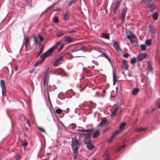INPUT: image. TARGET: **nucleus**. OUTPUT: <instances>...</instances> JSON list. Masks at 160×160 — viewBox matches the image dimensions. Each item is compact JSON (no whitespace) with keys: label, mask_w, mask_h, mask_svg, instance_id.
<instances>
[{"label":"nucleus","mask_w":160,"mask_h":160,"mask_svg":"<svg viewBox=\"0 0 160 160\" xmlns=\"http://www.w3.org/2000/svg\"><path fill=\"white\" fill-rule=\"evenodd\" d=\"M63 47V45L61 42H59L56 43L53 46L49 48L47 51L41 56V58L42 59V60L37 62L34 65V67H36L41 64L46 57L51 55L52 52L54 49L56 48L58 49V52H59L62 49Z\"/></svg>","instance_id":"f257e3e1"},{"label":"nucleus","mask_w":160,"mask_h":160,"mask_svg":"<svg viewBox=\"0 0 160 160\" xmlns=\"http://www.w3.org/2000/svg\"><path fill=\"white\" fill-rule=\"evenodd\" d=\"M72 146L74 153H76L80 146V144L76 137L72 139Z\"/></svg>","instance_id":"f03ea898"},{"label":"nucleus","mask_w":160,"mask_h":160,"mask_svg":"<svg viewBox=\"0 0 160 160\" xmlns=\"http://www.w3.org/2000/svg\"><path fill=\"white\" fill-rule=\"evenodd\" d=\"M127 38L130 40L131 43H135L138 42V39L136 36L131 32L128 31L126 32Z\"/></svg>","instance_id":"7ed1b4c3"},{"label":"nucleus","mask_w":160,"mask_h":160,"mask_svg":"<svg viewBox=\"0 0 160 160\" xmlns=\"http://www.w3.org/2000/svg\"><path fill=\"white\" fill-rule=\"evenodd\" d=\"M155 1V0H142V2L148 3L147 8L150 10H153L155 8L156 6L154 2Z\"/></svg>","instance_id":"20e7f679"},{"label":"nucleus","mask_w":160,"mask_h":160,"mask_svg":"<svg viewBox=\"0 0 160 160\" xmlns=\"http://www.w3.org/2000/svg\"><path fill=\"white\" fill-rule=\"evenodd\" d=\"M125 125V123H122L120 126L119 128L115 131V132L112 134V136L111 137L110 140L113 139L115 136L120 132L122 131V129L124 128Z\"/></svg>","instance_id":"39448f33"},{"label":"nucleus","mask_w":160,"mask_h":160,"mask_svg":"<svg viewBox=\"0 0 160 160\" xmlns=\"http://www.w3.org/2000/svg\"><path fill=\"white\" fill-rule=\"evenodd\" d=\"M34 44L35 45H37L38 44V39L40 40L41 42H42L43 40L42 37L40 35H38L37 37H36V36H34Z\"/></svg>","instance_id":"423d86ee"},{"label":"nucleus","mask_w":160,"mask_h":160,"mask_svg":"<svg viewBox=\"0 0 160 160\" xmlns=\"http://www.w3.org/2000/svg\"><path fill=\"white\" fill-rule=\"evenodd\" d=\"M24 40L25 41V44H26V49L28 50L30 49V43L29 42V38L28 37H26L25 38Z\"/></svg>","instance_id":"0eeeda50"},{"label":"nucleus","mask_w":160,"mask_h":160,"mask_svg":"<svg viewBox=\"0 0 160 160\" xmlns=\"http://www.w3.org/2000/svg\"><path fill=\"white\" fill-rule=\"evenodd\" d=\"M147 56L146 53L139 54L137 56V59L138 61H141L144 59Z\"/></svg>","instance_id":"6e6552de"},{"label":"nucleus","mask_w":160,"mask_h":160,"mask_svg":"<svg viewBox=\"0 0 160 160\" xmlns=\"http://www.w3.org/2000/svg\"><path fill=\"white\" fill-rule=\"evenodd\" d=\"M62 58L63 57L62 56H61L57 59L54 62V66H56L60 64L62 62Z\"/></svg>","instance_id":"1a4fd4ad"},{"label":"nucleus","mask_w":160,"mask_h":160,"mask_svg":"<svg viewBox=\"0 0 160 160\" xmlns=\"http://www.w3.org/2000/svg\"><path fill=\"white\" fill-rule=\"evenodd\" d=\"M120 105H118V106L116 107V106H115L114 107V109L113 111L111 112V118H113L115 116L116 114V112L117 111Z\"/></svg>","instance_id":"9d476101"},{"label":"nucleus","mask_w":160,"mask_h":160,"mask_svg":"<svg viewBox=\"0 0 160 160\" xmlns=\"http://www.w3.org/2000/svg\"><path fill=\"white\" fill-rule=\"evenodd\" d=\"M49 68H47L46 70V72L44 74V85H45V83L47 82L48 80V72L49 71Z\"/></svg>","instance_id":"9b49d317"},{"label":"nucleus","mask_w":160,"mask_h":160,"mask_svg":"<svg viewBox=\"0 0 160 160\" xmlns=\"http://www.w3.org/2000/svg\"><path fill=\"white\" fill-rule=\"evenodd\" d=\"M127 8H124L122 10V17L121 19V20L123 22L124 21V19L125 17V14L127 12Z\"/></svg>","instance_id":"f8f14e48"},{"label":"nucleus","mask_w":160,"mask_h":160,"mask_svg":"<svg viewBox=\"0 0 160 160\" xmlns=\"http://www.w3.org/2000/svg\"><path fill=\"white\" fill-rule=\"evenodd\" d=\"M122 67L123 68L125 69L126 70H127L128 68V63L125 60H123L122 62Z\"/></svg>","instance_id":"ddd939ff"},{"label":"nucleus","mask_w":160,"mask_h":160,"mask_svg":"<svg viewBox=\"0 0 160 160\" xmlns=\"http://www.w3.org/2000/svg\"><path fill=\"white\" fill-rule=\"evenodd\" d=\"M82 50H83V48L81 46V45H79L77 47H76L72 49V52H74Z\"/></svg>","instance_id":"4468645a"},{"label":"nucleus","mask_w":160,"mask_h":160,"mask_svg":"<svg viewBox=\"0 0 160 160\" xmlns=\"http://www.w3.org/2000/svg\"><path fill=\"white\" fill-rule=\"evenodd\" d=\"M107 124V120L105 118H103L102 121L98 125L99 126L102 127H104Z\"/></svg>","instance_id":"2eb2a0df"},{"label":"nucleus","mask_w":160,"mask_h":160,"mask_svg":"<svg viewBox=\"0 0 160 160\" xmlns=\"http://www.w3.org/2000/svg\"><path fill=\"white\" fill-rule=\"evenodd\" d=\"M64 39L65 42L68 43H70L73 41V38L69 37H65Z\"/></svg>","instance_id":"dca6fc26"},{"label":"nucleus","mask_w":160,"mask_h":160,"mask_svg":"<svg viewBox=\"0 0 160 160\" xmlns=\"http://www.w3.org/2000/svg\"><path fill=\"white\" fill-rule=\"evenodd\" d=\"M0 86L2 89V91L6 90V88L5 85V82L4 81L1 80L0 81Z\"/></svg>","instance_id":"f3484780"},{"label":"nucleus","mask_w":160,"mask_h":160,"mask_svg":"<svg viewBox=\"0 0 160 160\" xmlns=\"http://www.w3.org/2000/svg\"><path fill=\"white\" fill-rule=\"evenodd\" d=\"M85 144H88L91 142L90 141V138L88 136L87 137L85 138L84 140Z\"/></svg>","instance_id":"a211bd4d"},{"label":"nucleus","mask_w":160,"mask_h":160,"mask_svg":"<svg viewBox=\"0 0 160 160\" xmlns=\"http://www.w3.org/2000/svg\"><path fill=\"white\" fill-rule=\"evenodd\" d=\"M113 46L115 49L118 51H119L120 49L119 47V45L116 41H115L113 43Z\"/></svg>","instance_id":"6ab92c4d"},{"label":"nucleus","mask_w":160,"mask_h":160,"mask_svg":"<svg viewBox=\"0 0 160 160\" xmlns=\"http://www.w3.org/2000/svg\"><path fill=\"white\" fill-rule=\"evenodd\" d=\"M147 68L148 69V72H152V69L151 64L149 62H148Z\"/></svg>","instance_id":"aec40b11"},{"label":"nucleus","mask_w":160,"mask_h":160,"mask_svg":"<svg viewBox=\"0 0 160 160\" xmlns=\"http://www.w3.org/2000/svg\"><path fill=\"white\" fill-rule=\"evenodd\" d=\"M69 13L67 12L65 14L64 17H63V20H64L65 21H67L69 18Z\"/></svg>","instance_id":"412c9836"},{"label":"nucleus","mask_w":160,"mask_h":160,"mask_svg":"<svg viewBox=\"0 0 160 160\" xmlns=\"http://www.w3.org/2000/svg\"><path fill=\"white\" fill-rule=\"evenodd\" d=\"M109 153L107 151L105 152L103 155V157L105 160H108V159Z\"/></svg>","instance_id":"4be33fe9"},{"label":"nucleus","mask_w":160,"mask_h":160,"mask_svg":"<svg viewBox=\"0 0 160 160\" xmlns=\"http://www.w3.org/2000/svg\"><path fill=\"white\" fill-rule=\"evenodd\" d=\"M87 147L88 149L91 150L94 148V146L91 142H90V143L87 144Z\"/></svg>","instance_id":"5701e85b"},{"label":"nucleus","mask_w":160,"mask_h":160,"mask_svg":"<svg viewBox=\"0 0 160 160\" xmlns=\"http://www.w3.org/2000/svg\"><path fill=\"white\" fill-rule=\"evenodd\" d=\"M150 31L152 33H154L155 32V29L154 26L150 25L149 26Z\"/></svg>","instance_id":"b1692460"},{"label":"nucleus","mask_w":160,"mask_h":160,"mask_svg":"<svg viewBox=\"0 0 160 160\" xmlns=\"http://www.w3.org/2000/svg\"><path fill=\"white\" fill-rule=\"evenodd\" d=\"M139 89L138 88H135L132 92V94L133 95H136L139 92Z\"/></svg>","instance_id":"393cba45"},{"label":"nucleus","mask_w":160,"mask_h":160,"mask_svg":"<svg viewBox=\"0 0 160 160\" xmlns=\"http://www.w3.org/2000/svg\"><path fill=\"white\" fill-rule=\"evenodd\" d=\"M58 72L59 74L61 75L62 76H67V75L65 73L64 71L62 69H60Z\"/></svg>","instance_id":"a878e982"},{"label":"nucleus","mask_w":160,"mask_h":160,"mask_svg":"<svg viewBox=\"0 0 160 160\" xmlns=\"http://www.w3.org/2000/svg\"><path fill=\"white\" fill-rule=\"evenodd\" d=\"M100 132L98 130H97L96 132L94 133L93 134V137L94 138H96L97 137L99 134Z\"/></svg>","instance_id":"bb28decb"},{"label":"nucleus","mask_w":160,"mask_h":160,"mask_svg":"<svg viewBox=\"0 0 160 160\" xmlns=\"http://www.w3.org/2000/svg\"><path fill=\"white\" fill-rule=\"evenodd\" d=\"M147 129V128H138L137 129V131L139 132H141L142 131H144L146 130Z\"/></svg>","instance_id":"cd10ccee"},{"label":"nucleus","mask_w":160,"mask_h":160,"mask_svg":"<svg viewBox=\"0 0 160 160\" xmlns=\"http://www.w3.org/2000/svg\"><path fill=\"white\" fill-rule=\"evenodd\" d=\"M63 34V33L60 31H58L57 32V35L58 37H60Z\"/></svg>","instance_id":"c85d7f7f"},{"label":"nucleus","mask_w":160,"mask_h":160,"mask_svg":"<svg viewBox=\"0 0 160 160\" xmlns=\"http://www.w3.org/2000/svg\"><path fill=\"white\" fill-rule=\"evenodd\" d=\"M158 15L156 12L153 15V18L155 20H157L158 18Z\"/></svg>","instance_id":"c756f323"},{"label":"nucleus","mask_w":160,"mask_h":160,"mask_svg":"<svg viewBox=\"0 0 160 160\" xmlns=\"http://www.w3.org/2000/svg\"><path fill=\"white\" fill-rule=\"evenodd\" d=\"M103 37L104 38L107 39H108L109 38V35L108 34H105L104 33L103 34Z\"/></svg>","instance_id":"7c9ffc66"},{"label":"nucleus","mask_w":160,"mask_h":160,"mask_svg":"<svg viewBox=\"0 0 160 160\" xmlns=\"http://www.w3.org/2000/svg\"><path fill=\"white\" fill-rule=\"evenodd\" d=\"M69 2L68 3V5L69 6H70L72 3H75L77 1V0H69Z\"/></svg>","instance_id":"2f4dec72"},{"label":"nucleus","mask_w":160,"mask_h":160,"mask_svg":"<svg viewBox=\"0 0 160 160\" xmlns=\"http://www.w3.org/2000/svg\"><path fill=\"white\" fill-rule=\"evenodd\" d=\"M117 80V78L115 76V75L113 73V84H115V82Z\"/></svg>","instance_id":"473e14b6"},{"label":"nucleus","mask_w":160,"mask_h":160,"mask_svg":"<svg viewBox=\"0 0 160 160\" xmlns=\"http://www.w3.org/2000/svg\"><path fill=\"white\" fill-rule=\"evenodd\" d=\"M81 135L85 136V135H88V136L91 135V134L90 132L88 133H80Z\"/></svg>","instance_id":"72a5a7b5"},{"label":"nucleus","mask_w":160,"mask_h":160,"mask_svg":"<svg viewBox=\"0 0 160 160\" xmlns=\"http://www.w3.org/2000/svg\"><path fill=\"white\" fill-rule=\"evenodd\" d=\"M141 48L142 51H145L146 49V46L145 45H141Z\"/></svg>","instance_id":"f704fd0d"},{"label":"nucleus","mask_w":160,"mask_h":160,"mask_svg":"<svg viewBox=\"0 0 160 160\" xmlns=\"http://www.w3.org/2000/svg\"><path fill=\"white\" fill-rule=\"evenodd\" d=\"M146 44L148 46H149L151 44V40H148L146 41Z\"/></svg>","instance_id":"c9c22d12"},{"label":"nucleus","mask_w":160,"mask_h":160,"mask_svg":"<svg viewBox=\"0 0 160 160\" xmlns=\"http://www.w3.org/2000/svg\"><path fill=\"white\" fill-rule=\"evenodd\" d=\"M62 112V110L60 108H58V109H57L56 111V112L57 114H58L61 113Z\"/></svg>","instance_id":"e433bc0d"},{"label":"nucleus","mask_w":160,"mask_h":160,"mask_svg":"<svg viewBox=\"0 0 160 160\" xmlns=\"http://www.w3.org/2000/svg\"><path fill=\"white\" fill-rule=\"evenodd\" d=\"M136 59L135 58H134L131 59V62L132 64H133L136 62Z\"/></svg>","instance_id":"4c0bfd02"},{"label":"nucleus","mask_w":160,"mask_h":160,"mask_svg":"<svg viewBox=\"0 0 160 160\" xmlns=\"http://www.w3.org/2000/svg\"><path fill=\"white\" fill-rule=\"evenodd\" d=\"M80 131H82V132H89L91 131V130L89 129H81L79 130Z\"/></svg>","instance_id":"58836bf2"},{"label":"nucleus","mask_w":160,"mask_h":160,"mask_svg":"<svg viewBox=\"0 0 160 160\" xmlns=\"http://www.w3.org/2000/svg\"><path fill=\"white\" fill-rule=\"evenodd\" d=\"M54 22L55 23L58 22V19L57 17H55L53 18Z\"/></svg>","instance_id":"ea45409f"},{"label":"nucleus","mask_w":160,"mask_h":160,"mask_svg":"<svg viewBox=\"0 0 160 160\" xmlns=\"http://www.w3.org/2000/svg\"><path fill=\"white\" fill-rule=\"evenodd\" d=\"M125 146H126V145H125V144L123 145V146H122L120 147L119 148H118V149L117 150H118V151H120V150H121L122 149V148H125Z\"/></svg>","instance_id":"a19ab883"},{"label":"nucleus","mask_w":160,"mask_h":160,"mask_svg":"<svg viewBox=\"0 0 160 160\" xmlns=\"http://www.w3.org/2000/svg\"><path fill=\"white\" fill-rule=\"evenodd\" d=\"M2 91V95L3 96H6V90Z\"/></svg>","instance_id":"79ce46f5"},{"label":"nucleus","mask_w":160,"mask_h":160,"mask_svg":"<svg viewBox=\"0 0 160 160\" xmlns=\"http://www.w3.org/2000/svg\"><path fill=\"white\" fill-rule=\"evenodd\" d=\"M103 54L104 56L108 60L109 62H110V58H109V57L108 56H107L105 54L103 53Z\"/></svg>","instance_id":"37998d69"},{"label":"nucleus","mask_w":160,"mask_h":160,"mask_svg":"<svg viewBox=\"0 0 160 160\" xmlns=\"http://www.w3.org/2000/svg\"><path fill=\"white\" fill-rule=\"evenodd\" d=\"M28 144V143L27 142H25L23 143L22 144V145L24 147H26Z\"/></svg>","instance_id":"c03bdc74"},{"label":"nucleus","mask_w":160,"mask_h":160,"mask_svg":"<svg viewBox=\"0 0 160 160\" xmlns=\"http://www.w3.org/2000/svg\"><path fill=\"white\" fill-rule=\"evenodd\" d=\"M124 56L125 58H127L129 56V54L128 53H126L124 54Z\"/></svg>","instance_id":"a18cd8bd"},{"label":"nucleus","mask_w":160,"mask_h":160,"mask_svg":"<svg viewBox=\"0 0 160 160\" xmlns=\"http://www.w3.org/2000/svg\"><path fill=\"white\" fill-rule=\"evenodd\" d=\"M119 2H118V3H117V5H116V6L115 7V9H117L118 8V7L119 6Z\"/></svg>","instance_id":"49530a36"},{"label":"nucleus","mask_w":160,"mask_h":160,"mask_svg":"<svg viewBox=\"0 0 160 160\" xmlns=\"http://www.w3.org/2000/svg\"><path fill=\"white\" fill-rule=\"evenodd\" d=\"M39 129L41 131H42L43 132H45V131L44 130V129L42 128H39Z\"/></svg>","instance_id":"de8ad7c7"},{"label":"nucleus","mask_w":160,"mask_h":160,"mask_svg":"<svg viewBox=\"0 0 160 160\" xmlns=\"http://www.w3.org/2000/svg\"><path fill=\"white\" fill-rule=\"evenodd\" d=\"M75 32V31L74 30H72L69 31V33H72V32Z\"/></svg>","instance_id":"09e8293b"},{"label":"nucleus","mask_w":160,"mask_h":160,"mask_svg":"<svg viewBox=\"0 0 160 160\" xmlns=\"http://www.w3.org/2000/svg\"><path fill=\"white\" fill-rule=\"evenodd\" d=\"M43 47H42V48H41V50H40V51L39 54H40V53H41L42 52V51H43Z\"/></svg>","instance_id":"8fccbe9b"},{"label":"nucleus","mask_w":160,"mask_h":160,"mask_svg":"<svg viewBox=\"0 0 160 160\" xmlns=\"http://www.w3.org/2000/svg\"><path fill=\"white\" fill-rule=\"evenodd\" d=\"M18 66H15V70L16 71H17V69H18Z\"/></svg>","instance_id":"3c124183"},{"label":"nucleus","mask_w":160,"mask_h":160,"mask_svg":"<svg viewBox=\"0 0 160 160\" xmlns=\"http://www.w3.org/2000/svg\"><path fill=\"white\" fill-rule=\"evenodd\" d=\"M27 122L28 124V125H29V126H30V124L29 121L27 120Z\"/></svg>","instance_id":"603ef678"},{"label":"nucleus","mask_w":160,"mask_h":160,"mask_svg":"<svg viewBox=\"0 0 160 160\" xmlns=\"http://www.w3.org/2000/svg\"><path fill=\"white\" fill-rule=\"evenodd\" d=\"M21 117L22 118H23L25 120H27V119H26L25 117L24 116H23V115H22L21 116Z\"/></svg>","instance_id":"864d4df0"},{"label":"nucleus","mask_w":160,"mask_h":160,"mask_svg":"<svg viewBox=\"0 0 160 160\" xmlns=\"http://www.w3.org/2000/svg\"><path fill=\"white\" fill-rule=\"evenodd\" d=\"M20 158H21L20 156H19V155L18 156H17V159H20Z\"/></svg>","instance_id":"5fc2aeb1"},{"label":"nucleus","mask_w":160,"mask_h":160,"mask_svg":"<svg viewBox=\"0 0 160 160\" xmlns=\"http://www.w3.org/2000/svg\"><path fill=\"white\" fill-rule=\"evenodd\" d=\"M35 70L34 69H33V70H32V71L31 70H30L29 71V72H33V71H34Z\"/></svg>","instance_id":"6e6d98bb"},{"label":"nucleus","mask_w":160,"mask_h":160,"mask_svg":"<svg viewBox=\"0 0 160 160\" xmlns=\"http://www.w3.org/2000/svg\"><path fill=\"white\" fill-rule=\"evenodd\" d=\"M60 9H61V8H58L56 10H57V11H58H58H60Z\"/></svg>","instance_id":"4d7b16f0"},{"label":"nucleus","mask_w":160,"mask_h":160,"mask_svg":"<svg viewBox=\"0 0 160 160\" xmlns=\"http://www.w3.org/2000/svg\"><path fill=\"white\" fill-rule=\"evenodd\" d=\"M47 94H48V98L49 100L50 101V98H49L48 93L47 92Z\"/></svg>","instance_id":"13d9d810"},{"label":"nucleus","mask_w":160,"mask_h":160,"mask_svg":"<svg viewBox=\"0 0 160 160\" xmlns=\"http://www.w3.org/2000/svg\"><path fill=\"white\" fill-rule=\"evenodd\" d=\"M51 154V153H47V154H48V155H50Z\"/></svg>","instance_id":"bf43d9fd"},{"label":"nucleus","mask_w":160,"mask_h":160,"mask_svg":"<svg viewBox=\"0 0 160 160\" xmlns=\"http://www.w3.org/2000/svg\"><path fill=\"white\" fill-rule=\"evenodd\" d=\"M117 9H116L115 8L114 10V12H115L116 11V10H117Z\"/></svg>","instance_id":"052dcab7"},{"label":"nucleus","mask_w":160,"mask_h":160,"mask_svg":"<svg viewBox=\"0 0 160 160\" xmlns=\"http://www.w3.org/2000/svg\"><path fill=\"white\" fill-rule=\"evenodd\" d=\"M158 107H159V108H160V103L159 104V105H158Z\"/></svg>","instance_id":"680f3d73"},{"label":"nucleus","mask_w":160,"mask_h":160,"mask_svg":"<svg viewBox=\"0 0 160 160\" xmlns=\"http://www.w3.org/2000/svg\"><path fill=\"white\" fill-rule=\"evenodd\" d=\"M81 57L80 56H76V57Z\"/></svg>","instance_id":"e2e57ef3"},{"label":"nucleus","mask_w":160,"mask_h":160,"mask_svg":"<svg viewBox=\"0 0 160 160\" xmlns=\"http://www.w3.org/2000/svg\"><path fill=\"white\" fill-rule=\"evenodd\" d=\"M128 80L129 81H131V80Z\"/></svg>","instance_id":"0e129e2a"},{"label":"nucleus","mask_w":160,"mask_h":160,"mask_svg":"<svg viewBox=\"0 0 160 160\" xmlns=\"http://www.w3.org/2000/svg\"><path fill=\"white\" fill-rule=\"evenodd\" d=\"M97 52V53H98L99 52Z\"/></svg>","instance_id":"69168bd1"}]
</instances>
